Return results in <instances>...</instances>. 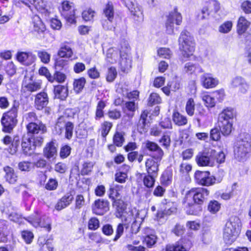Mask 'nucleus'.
Masks as SVG:
<instances>
[{"instance_id":"1","label":"nucleus","mask_w":251,"mask_h":251,"mask_svg":"<svg viewBox=\"0 0 251 251\" xmlns=\"http://www.w3.org/2000/svg\"><path fill=\"white\" fill-rule=\"evenodd\" d=\"M178 42L182 59L186 60L194 57L195 42L190 33L186 30L182 31L179 38Z\"/></svg>"},{"instance_id":"2","label":"nucleus","mask_w":251,"mask_h":251,"mask_svg":"<svg viewBox=\"0 0 251 251\" xmlns=\"http://www.w3.org/2000/svg\"><path fill=\"white\" fill-rule=\"evenodd\" d=\"M20 104L18 101L15 100L11 109L3 114L1 119L2 126V130L5 132H11L16 126L18 121L17 119Z\"/></svg>"},{"instance_id":"3","label":"nucleus","mask_w":251,"mask_h":251,"mask_svg":"<svg viewBox=\"0 0 251 251\" xmlns=\"http://www.w3.org/2000/svg\"><path fill=\"white\" fill-rule=\"evenodd\" d=\"M251 151V144L250 139L245 137L237 141L234 146L235 157L239 161H244L247 159Z\"/></svg>"},{"instance_id":"4","label":"nucleus","mask_w":251,"mask_h":251,"mask_svg":"<svg viewBox=\"0 0 251 251\" xmlns=\"http://www.w3.org/2000/svg\"><path fill=\"white\" fill-rule=\"evenodd\" d=\"M43 137H32L24 135L21 142L23 153L26 155H31L36 147H40L43 143Z\"/></svg>"},{"instance_id":"5","label":"nucleus","mask_w":251,"mask_h":251,"mask_svg":"<svg viewBox=\"0 0 251 251\" xmlns=\"http://www.w3.org/2000/svg\"><path fill=\"white\" fill-rule=\"evenodd\" d=\"M216 151L212 149L203 151L198 153L196 161L199 166L213 167L215 165Z\"/></svg>"},{"instance_id":"6","label":"nucleus","mask_w":251,"mask_h":251,"mask_svg":"<svg viewBox=\"0 0 251 251\" xmlns=\"http://www.w3.org/2000/svg\"><path fill=\"white\" fill-rule=\"evenodd\" d=\"M25 220L35 227H43L47 229L48 231L51 230L50 218L45 215H42L39 212H35Z\"/></svg>"},{"instance_id":"7","label":"nucleus","mask_w":251,"mask_h":251,"mask_svg":"<svg viewBox=\"0 0 251 251\" xmlns=\"http://www.w3.org/2000/svg\"><path fill=\"white\" fill-rule=\"evenodd\" d=\"M209 191L205 188L199 187L192 189L189 191L186 196L188 198L192 199L193 201L198 204H202L207 200Z\"/></svg>"},{"instance_id":"8","label":"nucleus","mask_w":251,"mask_h":251,"mask_svg":"<svg viewBox=\"0 0 251 251\" xmlns=\"http://www.w3.org/2000/svg\"><path fill=\"white\" fill-rule=\"evenodd\" d=\"M194 178L196 183L201 185L209 186L216 183L215 177L208 171H197Z\"/></svg>"},{"instance_id":"9","label":"nucleus","mask_w":251,"mask_h":251,"mask_svg":"<svg viewBox=\"0 0 251 251\" xmlns=\"http://www.w3.org/2000/svg\"><path fill=\"white\" fill-rule=\"evenodd\" d=\"M61 14L66 21L70 24L75 23V9L73 3L68 1H64L59 9Z\"/></svg>"},{"instance_id":"10","label":"nucleus","mask_w":251,"mask_h":251,"mask_svg":"<svg viewBox=\"0 0 251 251\" xmlns=\"http://www.w3.org/2000/svg\"><path fill=\"white\" fill-rule=\"evenodd\" d=\"M27 135L30 137H43L42 135L47 131L46 126L39 121L36 122L28 123L26 125Z\"/></svg>"},{"instance_id":"11","label":"nucleus","mask_w":251,"mask_h":251,"mask_svg":"<svg viewBox=\"0 0 251 251\" xmlns=\"http://www.w3.org/2000/svg\"><path fill=\"white\" fill-rule=\"evenodd\" d=\"M174 17H176V25H180L182 22V16L177 11L176 8H175L167 16L165 23L166 32L168 34H173L174 32V24L172 20Z\"/></svg>"},{"instance_id":"12","label":"nucleus","mask_w":251,"mask_h":251,"mask_svg":"<svg viewBox=\"0 0 251 251\" xmlns=\"http://www.w3.org/2000/svg\"><path fill=\"white\" fill-rule=\"evenodd\" d=\"M125 5L130 11L135 21L139 23L143 21L144 16L142 7L137 3L135 0H126Z\"/></svg>"},{"instance_id":"13","label":"nucleus","mask_w":251,"mask_h":251,"mask_svg":"<svg viewBox=\"0 0 251 251\" xmlns=\"http://www.w3.org/2000/svg\"><path fill=\"white\" fill-rule=\"evenodd\" d=\"M1 141L5 145L9 146L8 150L9 153L13 155L17 152L20 143L19 136H14L12 139L10 136L6 135L1 139Z\"/></svg>"},{"instance_id":"14","label":"nucleus","mask_w":251,"mask_h":251,"mask_svg":"<svg viewBox=\"0 0 251 251\" xmlns=\"http://www.w3.org/2000/svg\"><path fill=\"white\" fill-rule=\"evenodd\" d=\"M134 220L132 225H131V232L132 234L130 235H126V241L127 243H132L133 245H137L139 243V241L137 240H133L134 236L133 234H136L139 229V224L134 220L133 216L132 215H129V217L126 218L125 221L128 223H130L132 221Z\"/></svg>"},{"instance_id":"15","label":"nucleus","mask_w":251,"mask_h":251,"mask_svg":"<svg viewBox=\"0 0 251 251\" xmlns=\"http://www.w3.org/2000/svg\"><path fill=\"white\" fill-rule=\"evenodd\" d=\"M93 212L99 215H102L109 210V202L107 200L98 199L92 205Z\"/></svg>"},{"instance_id":"16","label":"nucleus","mask_w":251,"mask_h":251,"mask_svg":"<svg viewBox=\"0 0 251 251\" xmlns=\"http://www.w3.org/2000/svg\"><path fill=\"white\" fill-rule=\"evenodd\" d=\"M184 207L187 214L189 215H197L199 211H201V207L198 203H195L191 199L185 197L183 202Z\"/></svg>"},{"instance_id":"17","label":"nucleus","mask_w":251,"mask_h":251,"mask_svg":"<svg viewBox=\"0 0 251 251\" xmlns=\"http://www.w3.org/2000/svg\"><path fill=\"white\" fill-rule=\"evenodd\" d=\"M145 147L150 151L153 152L152 157L156 160L160 161L164 155L163 150L157 144L153 142L147 141L145 143Z\"/></svg>"},{"instance_id":"18","label":"nucleus","mask_w":251,"mask_h":251,"mask_svg":"<svg viewBox=\"0 0 251 251\" xmlns=\"http://www.w3.org/2000/svg\"><path fill=\"white\" fill-rule=\"evenodd\" d=\"M231 85L233 88H238L239 92L242 94H246L249 88L248 83L240 76L234 78L231 82Z\"/></svg>"},{"instance_id":"19","label":"nucleus","mask_w":251,"mask_h":251,"mask_svg":"<svg viewBox=\"0 0 251 251\" xmlns=\"http://www.w3.org/2000/svg\"><path fill=\"white\" fill-rule=\"evenodd\" d=\"M17 59L23 65L28 66L35 61L36 56L31 52H18L17 54Z\"/></svg>"},{"instance_id":"20","label":"nucleus","mask_w":251,"mask_h":251,"mask_svg":"<svg viewBox=\"0 0 251 251\" xmlns=\"http://www.w3.org/2000/svg\"><path fill=\"white\" fill-rule=\"evenodd\" d=\"M125 45L126 52L124 54H120V60L121 69L124 72L127 71L131 67V59L127 54L129 50V46L127 44H125Z\"/></svg>"},{"instance_id":"21","label":"nucleus","mask_w":251,"mask_h":251,"mask_svg":"<svg viewBox=\"0 0 251 251\" xmlns=\"http://www.w3.org/2000/svg\"><path fill=\"white\" fill-rule=\"evenodd\" d=\"M35 106L38 110H42L49 103V98L46 93L40 92L35 96Z\"/></svg>"},{"instance_id":"22","label":"nucleus","mask_w":251,"mask_h":251,"mask_svg":"<svg viewBox=\"0 0 251 251\" xmlns=\"http://www.w3.org/2000/svg\"><path fill=\"white\" fill-rule=\"evenodd\" d=\"M240 226L241 221L239 218L237 216H232L226 222L225 228L232 230L234 233L238 235Z\"/></svg>"},{"instance_id":"23","label":"nucleus","mask_w":251,"mask_h":251,"mask_svg":"<svg viewBox=\"0 0 251 251\" xmlns=\"http://www.w3.org/2000/svg\"><path fill=\"white\" fill-rule=\"evenodd\" d=\"M152 158H148L145 162L146 170L148 174L157 176L159 163Z\"/></svg>"},{"instance_id":"24","label":"nucleus","mask_w":251,"mask_h":251,"mask_svg":"<svg viewBox=\"0 0 251 251\" xmlns=\"http://www.w3.org/2000/svg\"><path fill=\"white\" fill-rule=\"evenodd\" d=\"M73 53L70 44L65 42L61 44L57 55L61 58H70L73 56Z\"/></svg>"},{"instance_id":"25","label":"nucleus","mask_w":251,"mask_h":251,"mask_svg":"<svg viewBox=\"0 0 251 251\" xmlns=\"http://www.w3.org/2000/svg\"><path fill=\"white\" fill-rule=\"evenodd\" d=\"M57 154V148L55 140L48 143L44 149V155L48 159L53 158Z\"/></svg>"},{"instance_id":"26","label":"nucleus","mask_w":251,"mask_h":251,"mask_svg":"<svg viewBox=\"0 0 251 251\" xmlns=\"http://www.w3.org/2000/svg\"><path fill=\"white\" fill-rule=\"evenodd\" d=\"M235 116V113L233 108L227 107L223 110L219 114L218 121L233 122V119Z\"/></svg>"},{"instance_id":"27","label":"nucleus","mask_w":251,"mask_h":251,"mask_svg":"<svg viewBox=\"0 0 251 251\" xmlns=\"http://www.w3.org/2000/svg\"><path fill=\"white\" fill-rule=\"evenodd\" d=\"M201 81L204 87L206 88H212L216 87L219 83V81L216 78H214L211 74H205L202 75Z\"/></svg>"},{"instance_id":"28","label":"nucleus","mask_w":251,"mask_h":251,"mask_svg":"<svg viewBox=\"0 0 251 251\" xmlns=\"http://www.w3.org/2000/svg\"><path fill=\"white\" fill-rule=\"evenodd\" d=\"M74 197L73 195L70 194H67L58 201L55 205V209L59 211L66 208L71 203Z\"/></svg>"},{"instance_id":"29","label":"nucleus","mask_w":251,"mask_h":251,"mask_svg":"<svg viewBox=\"0 0 251 251\" xmlns=\"http://www.w3.org/2000/svg\"><path fill=\"white\" fill-rule=\"evenodd\" d=\"M38 11L45 14H48L47 2L44 0H26Z\"/></svg>"},{"instance_id":"30","label":"nucleus","mask_w":251,"mask_h":251,"mask_svg":"<svg viewBox=\"0 0 251 251\" xmlns=\"http://www.w3.org/2000/svg\"><path fill=\"white\" fill-rule=\"evenodd\" d=\"M122 51L113 48L109 49L106 53V60L107 62L110 64H114L120 58V54Z\"/></svg>"},{"instance_id":"31","label":"nucleus","mask_w":251,"mask_h":251,"mask_svg":"<svg viewBox=\"0 0 251 251\" xmlns=\"http://www.w3.org/2000/svg\"><path fill=\"white\" fill-rule=\"evenodd\" d=\"M32 23L34 31L41 33L46 30L45 24L38 15H34L33 17Z\"/></svg>"},{"instance_id":"32","label":"nucleus","mask_w":251,"mask_h":251,"mask_svg":"<svg viewBox=\"0 0 251 251\" xmlns=\"http://www.w3.org/2000/svg\"><path fill=\"white\" fill-rule=\"evenodd\" d=\"M54 93L55 98L64 100L68 95V88L65 86L57 85L54 88Z\"/></svg>"},{"instance_id":"33","label":"nucleus","mask_w":251,"mask_h":251,"mask_svg":"<svg viewBox=\"0 0 251 251\" xmlns=\"http://www.w3.org/2000/svg\"><path fill=\"white\" fill-rule=\"evenodd\" d=\"M250 25L249 22L245 17L241 16L238 21L237 31L241 35L246 32Z\"/></svg>"},{"instance_id":"34","label":"nucleus","mask_w":251,"mask_h":251,"mask_svg":"<svg viewBox=\"0 0 251 251\" xmlns=\"http://www.w3.org/2000/svg\"><path fill=\"white\" fill-rule=\"evenodd\" d=\"M5 173V178L6 181L10 184H14L17 180V176L14 172V169L9 166L3 169Z\"/></svg>"},{"instance_id":"35","label":"nucleus","mask_w":251,"mask_h":251,"mask_svg":"<svg viewBox=\"0 0 251 251\" xmlns=\"http://www.w3.org/2000/svg\"><path fill=\"white\" fill-rule=\"evenodd\" d=\"M218 123L220 130L224 135H228L231 133L233 122L218 121Z\"/></svg>"},{"instance_id":"36","label":"nucleus","mask_w":251,"mask_h":251,"mask_svg":"<svg viewBox=\"0 0 251 251\" xmlns=\"http://www.w3.org/2000/svg\"><path fill=\"white\" fill-rule=\"evenodd\" d=\"M238 235L233 233L232 230L224 228L223 238L224 242L228 245L232 244L237 239Z\"/></svg>"},{"instance_id":"37","label":"nucleus","mask_w":251,"mask_h":251,"mask_svg":"<svg viewBox=\"0 0 251 251\" xmlns=\"http://www.w3.org/2000/svg\"><path fill=\"white\" fill-rule=\"evenodd\" d=\"M173 120L175 124L178 126H183L187 124V119L186 116L182 115L177 111H175L173 114Z\"/></svg>"},{"instance_id":"38","label":"nucleus","mask_w":251,"mask_h":251,"mask_svg":"<svg viewBox=\"0 0 251 251\" xmlns=\"http://www.w3.org/2000/svg\"><path fill=\"white\" fill-rule=\"evenodd\" d=\"M137 108V103L135 102V100L129 101L126 102L124 111L126 113L128 117H132Z\"/></svg>"},{"instance_id":"39","label":"nucleus","mask_w":251,"mask_h":251,"mask_svg":"<svg viewBox=\"0 0 251 251\" xmlns=\"http://www.w3.org/2000/svg\"><path fill=\"white\" fill-rule=\"evenodd\" d=\"M197 70H199L200 72H202V69L199 67L198 64H193L191 62L186 63L183 68V72L188 74H192Z\"/></svg>"},{"instance_id":"40","label":"nucleus","mask_w":251,"mask_h":251,"mask_svg":"<svg viewBox=\"0 0 251 251\" xmlns=\"http://www.w3.org/2000/svg\"><path fill=\"white\" fill-rule=\"evenodd\" d=\"M125 133L123 131H116L113 136V142L117 147H122L125 142Z\"/></svg>"},{"instance_id":"41","label":"nucleus","mask_w":251,"mask_h":251,"mask_svg":"<svg viewBox=\"0 0 251 251\" xmlns=\"http://www.w3.org/2000/svg\"><path fill=\"white\" fill-rule=\"evenodd\" d=\"M38 243L41 246L39 251H52L53 250L51 245L46 241L45 239L43 237L39 238Z\"/></svg>"},{"instance_id":"42","label":"nucleus","mask_w":251,"mask_h":251,"mask_svg":"<svg viewBox=\"0 0 251 251\" xmlns=\"http://www.w3.org/2000/svg\"><path fill=\"white\" fill-rule=\"evenodd\" d=\"M37 56L41 61L44 64H48L50 59V54L44 50L36 51Z\"/></svg>"},{"instance_id":"43","label":"nucleus","mask_w":251,"mask_h":251,"mask_svg":"<svg viewBox=\"0 0 251 251\" xmlns=\"http://www.w3.org/2000/svg\"><path fill=\"white\" fill-rule=\"evenodd\" d=\"M173 173L170 170H166L162 175L161 181L165 185H169L172 180Z\"/></svg>"},{"instance_id":"44","label":"nucleus","mask_w":251,"mask_h":251,"mask_svg":"<svg viewBox=\"0 0 251 251\" xmlns=\"http://www.w3.org/2000/svg\"><path fill=\"white\" fill-rule=\"evenodd\" d=\"M156 175L149 174L145 175L143 178V183L145 186L148 188H151L153 186L155 182V178Z\"/></svg>"},{"instance_id":"45","label":"nucleus","mask_w":251,"mask_h":251,"mask_svg":"<svg viewBox=\"0 0 251 251\" xmlns=\"http://www.w3.org/2000/svg\"><path fill=\"white\" fill-rule=\"evenodd\" d=\"M103 13L105 16L108 19H113L114 15V11L113 4L111 2H108L106 5L103 10Z\"/></svg>"},{"instance_id":"46","label":"nucleus","mask_w":251,"mask_h":251,"mask_svg":"<svg viewBox=\"0 0 251 251\" xmlns=\"http://www.w3.org/2000/svg\"><path fill=\"white\" fill-rule=\"evenodd\" d=\"M113 126L112 123L104 121L101 125V135L102 137L105 138L109 133Z\"/></svg>"},{"instance_id":"47","label":"nucleus","mask_w":251,"mask_h":251,"mask_svg":"<svg viewBox=\"0 0 251 251\" xmlns=\"http://www.w3.org/2000/svg\"><path fill=\"white\" fill-rule=\"evenodd\" d=\"M128 225L127 223H120L117 226L116 230V235L113 238V241H117L123 234L125 227L127 228Z\"/></svg>"},{"instance_id":"48","label":"nucleus","mask_w":251,"mask_h":251,"mask_svg":"<svg viewBox=\"0 0 251 251\" xmlns=\"http://www.w3.org/2000/svg\"><path fill=\"white\" fill-rule=\"evenodd\" d=\"M113 206L116 209L120 215H121L126 208V204L123 201L120 199L113 201Z\"/></svg>"},{"instance_id":"49","label":"nucleus","mask_w":251,"mask_h":251,"mask_svg":"<svg viewBox=\"0 0 251 251\" xmlns=\"http://www.w3.org/2000/svg\"><path fill=\"white\" fill-rule=\"evenodd\" d=\"M86 81L84 78L81 77L77 79H75L74 82V89L75 91L78 93L83 88L85 84Z\"/></svg>"},{"instance_id":"50","label":"nucleus","mask_w":251,"mask_h":251,"mask_svg":"<svg viewBox=\"0 0 251 251\" xmlns=\"http://www.w3.org/2000/svg\"><path fill=\"white\" fill-rule=\"evenodd\" d=\"M66 122L65 120V118L60 117L58 119L57 122L55 126V129L56 133L60 134L62 133L64 129L65 128L66 125Z\"/></svg>"},{"instance_id":"51","label":"nucleus","mask_w":251,"mask_h":251,"mask_svg":"<svg viewBox=\"0 0 251 251\" xmlns=\"http://www.w3.org/2000/svg\"><path fill=\"white\" fill-rule=\"evenodd\" d=\"M188 250L180 243L177 242L174 245H168L166 247V251H187Z\"/></svg>"},{"instance_id":"52","label":"nucleus","mask_w":251,"mask_h":251,"mask_svg":"<svg viewBox=\"0 0 251 251\" xmlns=\"http://www.w3.org/2000/svg\"><path fill=\"white\" fill-rule=\"evenodd\" d=\"M195 103L193 99H189L186 104L185 110L187 114L192 116L194 114Z\"/></svg>"},{"instance_id":"53","label":"nucleus","mask_w":251,"mask_h":251,"mask_svg":"<svg viewBox=\"0 0 251 251\" xmlns=\"http://www.w3.org/2000/svg\"><path fill=\"white\" fill-rule=\"evenodd\" d=\"M25 87L30 92L37 91L41 88V82L40 81L32 82L26 84Z\"/></svg>"},{"instance_id":"54","label":"nucleus","mask_w":251,"mask_h":251,"mask_svg":"<svg viewBox=\"0 0 251 251\" xmlns=\"http://www.w3.org/2000/svg\"><path fill=\"white\" fill-rule=\"evenodd\" d=\"M94 165V163L93 162H85L82 165V168L81 169V174L82 175H87L92 170Z\"/></svg>"},{"instance_id":"55","label":"nucleus","mask_w":251,"mask_h":251,"mask_svg":"<svg viewBox=\"0 0 251 251\" xmlns=\"http://www.w3.org/2000/svg\"><path fill=\"white\" fill-rule=\"evenodd\" d=\"M232 25V22L226 21L219 26V31L222 33H227L231 31Z\"/></svg>"},{"instance_id":"56","label":"nucleus","mask_w":251,"mask_h":251,"mask_svg":"<svg viewBox=\"0 0 251 251\" xmlns=\"http://www.w3.org/2000/svg\"><path fill=\"white\" fill-rule=\"evenodd\" d=\"M205 6L208 7L211 12H217L220 9V4L216 0H209Z\"/></svg>"},{"instance_id":"57","label":"nucleus","mask_w":251,"mask_h":251,"mask_svg":"<svg viewBox=\"0 0 251 251\" xmlns=\"http://www.w3.org/2000/svg\"><path fill=\"white\" fill-rule=\"evenodd\" d=\"M202 100L207 107H213L216 104L215 98L213 95L211 96L208 95H204L202 96Z\"/></svg>"},{"instance_id":"58","label":"nucleus","mask_w":251,"mask_h":251,"mask_svg":"<svg viewBox=\"0 0 251 251\" xmlns=\"http://www.w3.org/2000/svg\"><path fill=\"white\" fill-rule=\"evenodd\" d=\"M68 63V61L61 58H57L55 61V69L57 70H60L64 68Z\"/></svg>"},{"instance_id":"59","label":"nucleus","mask_w":251,"mask_h":251,"mask_svg":"<svg viewBox=\"0 0 251 251\" xmlns=\"http://www.w3.org/2000/svg\"><path fill=\"white\" fill-rule=\"evenodd\" d=\"M161 101V99L157 93H151L149 98L148 104L152 105L160 103Z\"/></svg>"},{"instance_id":"60","label":"nucleus","mask_w":251,"mask_h":251,"mask_svg":"<svg viewBox=\"0 0 251 251\" xmlns=\"http://www.w3.org/2000/svg\"><path fill=\"white\" fill-rule=\"evenodd\" d=\"M100 226V222L96 217L91 218L88 221V227L89 229L95 230Z\"/></svg>"},{"instance_id":"61","label":"nucleus","mask_w":251,"mask_h":251,"mask_svg":"<svg viewBox=\"0 0 251 251\" xmlns=\"http://www.w3.org/2000/svg\"><path fill=\"white\" fill-rule=\"evenodd\" d=\"M127 178V175L125 172L119 171L117 172L115 175V180L119 183H125Z\"/></svg>"},{"instance_id":"62","label":"nucleus","mask_w":251,"mask_h":251,"mask_svg":"<svg viewBox=\"0 0 251 251\" xmlns=\"http://www.w3.org/2000/svg\"><path fill=\"white\" fill-rule=\"evenodd\" d=\"M143 242L148 247H151L156 242V237L153 234L147 235Z\"/></svg>"},{"instance_id":"63","label":"nucleus","mask_w":251,"mask_h":251,"mask_svg":"<svg viewBox=\"0 0 251 251\" xmlns=\"http://www.w3.org/2000/svg\"><path fill=\"white\" fill-rule=\"evenodd\" d=\"M157 52L159 56L165 58H170L172 55V52L170 50L166 48L159 49Z\"/></svg>"},{"instance_id":"64","label":"nucleus","mask_w":251,"mask_h":251,"mask_svg":"<svg viewBox=\"0 0 251 251\" xmlns=\"http://www.w3.org/2000/svg\"><path fill=\"white\" fill-rule=\"evenodd\" d=\"M220 208V204L216 201H211L208 206V210L212 213H216Z\"/></svg>"}]
</instances>
